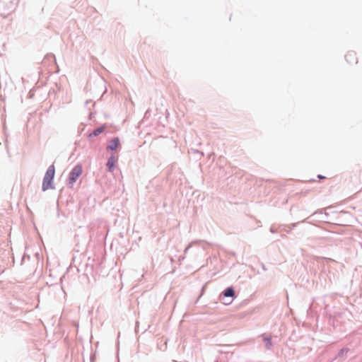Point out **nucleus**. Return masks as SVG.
Masks as SVG:
<instances>
[{"label": "nucleus", "instance_id": "nucleus-1", "mask_svg": "<svg viewBox=\"0 0 362 362\" xmlns=\"http://www.w3.org/2000/svg\"><path fill=\"white\" fill-rule=\"evenodd\" d=\"M55 174V168L54 165H51L47 170L42 182V190L46 191L53 189L52 180Z\"/></svg>", "mask_w": 362, "mask_h": 362}, {"label": "nucleus", "instance_id": "nucleus-2", "mask_svg": "<svg viewBox=\"0 0 362 362\" xmlns=\"http://www.w3.org/2000/svg\"><path fill=\"white\" fill-rule=\"evenodd\" d=\"M82 173L83 168L81 165H77L73 168V170L69 174L68 180L69 185L70 187H72L74 185L77 179L81 175Z\"/></svg>", "mask_w": 362, "mask_h": 362}, {"label": "nucleus", "instance_id": "nucleus-3", "mask_svg": "<svg viewBox=\"0 0 362 362\" xmlns=\"http://www.w3.org/2000/svg\"><path fill=\"white\" fill-rule=\"evenodd\" d=\"M346 61L350 64L354 65L357 64L358 59L356 54L354 52H349L345 56Z\"/></svg>", "mask_w": 362, "mask_h": 362}, {"label": "nucleus", "instance_id": "nucleus-4", "mask_svg": "<svg viewBox=\"0 0 362 362\" xmlns=\"http://www.w3.org/2000/svg\"><path fill=\"white\" fill-rule=\"evenodd\" d=\"M117 162V157L112 156L107 160V166L110 172H112Z\"/></svg>", "mask_w": 362, "mask_h": 362}, {"label": "nucleus", "instance_id": "nucleus-5", "mask_svg": "<svg viewBox=\"0 0 362 362\" xmlns=\"http://www.w3.org/2000/svg\"><path fill=\"white\" fill-rule=\"evenodd\" d=\"M119 145V140L118 138H114L111 141L110 145L107 146L108 149L115 150L118 148Z\"/></svg>", "mask_w": 362, "mask_h": 362}, {"label": "nucleus", "instance_id": "nucleus-6", "mask_svg": "<svg viewBox=\"0 0 362 362\" xmlns=\"http://www.w3.org/2000/svg\"><path fill=\"white\" fill-rule=\"evenodd\" d=\"M224 296L233 297L235 295V291L232 288H228L224 291Z\"/></svg>", "mask_w": 362, "mask_h": 362}, {"label": "nucleus", "instance_id": "nucleus-7", "mask_svg": "<svg viewBox=\"0 0 362 362\" xmlns=\"http://www.w3.org/2000/svg\"><path fill=\"white\" fill-rule=\"evenodd\" d=\"M264 341H265L266 343V347L267 349H270V347L272 346V340H271V338L270 337H265L264 336Z\"/></svg>", "mask_w": 362, "mask_h": 362}, {"label": "nucleus", "instance_id": "nucleus-8", "mask_svg": "<svg viewBox=\"0 0 362 362\" xmlns=\"http://www.w3.org/2000/svg\"><path fill=\"white\" fill-rule=\"evenodd\" d=\"M103 130H104L103 127L96 129L93 132L92 134L93 136H96L99 135L100 133H102L103 132Z\"/></svg>", "mask_w": 362, "mask_h": 362}, {"label": "nucleus", "instance_id": "nucleus-9", "mask_svg": "<svg viewBox=\"0 0 362 362\" xmlns=\"http://www.w3.org/2000/svg\"><path fill=\"white\" fill-rule=\"evenodd\" d=\"M318 177H319L320 179H323V178H325V177H323V176H322V175H318Z\"/></svg>", "mask_w": 362, "mask_h": 362}]
</instances>
